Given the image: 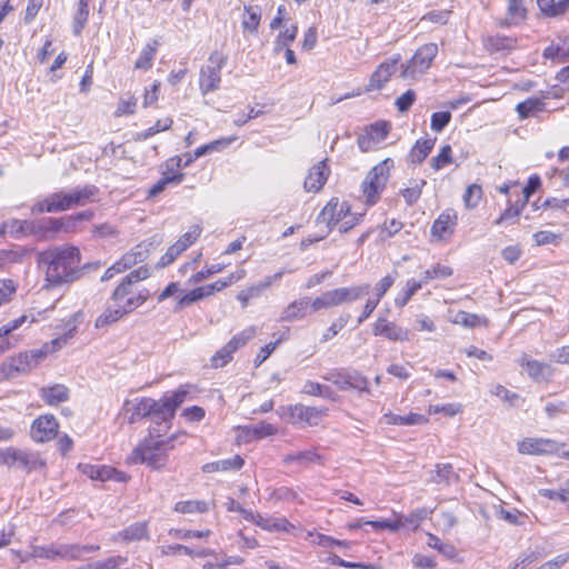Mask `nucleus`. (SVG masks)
<instances>
[{"mask_svg": "<svg viewBox=\"0 0 569 569\" xmlns=\"http://www.w3.org/2000/svg\"><path fill=\"white\" fill-rule=\"evenodd\" d=\"M196 390L191 383L180 385L170 393H164L159 400L150 397H140L134 400H126L122 407L128 423L133 425L147 417L154 420L156 428H163L167 432L174 419L177 409L189 399V395Z\"/></svg>", "mask_w": 569, "mask_h": 569, "instance_id": "f257e3e1", "label": "nucleus"}, {"mask_svg": "<svg viewBox=\"0 0 569 569\" xmlns=\"http://www.w3.org/2000/svg\"><path fill=\"white\" fill-rule=\"evenodd\" d=\"M37 266L43 272V289L52 290L77 281L82 274V253L70 243L47 248L37 253Z\"/></svg>", "mask_w": 569, "mask_h": 569, "instance_id": "f03ea898", "label": "nucleus"}, {"mask_svg": "<svg viewBox=\"0 0 569 569\" xmlns=\"http://www.w3.org/2000/svg\"><path fill=\"white\" fill-rule=\"evenodd\" d=\"M166 433L162 427L149 429L148 435L126 457V465H144L151 470H163L169 462L168 451L173 449L172 441L176 439V435L163 438Z\"/></svg>", "mask_w": 569, "mask_h": 569, "instance_id": "7ed1b4c3", "label": "nucleus"}, {"mask_svg": "<svg viewBox=\"0 0 569 569\" xmlns=\"http://www.w3.org/2000/svg\"><path fill=\"white\" fill-rule=\"evenodd\" d=\"M366 214V209L355 210L347 198L332 196L318 212L316 221L326 227L327 233L337 231L345 234L360 226L365 221Z\"/></svg>", "mask_w": 569, "mask_h": 569, "instance_id": "20e7f679", "label": "nucleus"}, {"mask_svg": "<svg viewBox=\"0 0 569 569\" xmlns=\"http://www.w3.org/2000/svg\"><path fill=\"white\" fill-rule=\"evenodd\" d=\"M99 188L84 184L71 190H58L34 203L32 211L37 213L64 212L77 207H83L98 200Z\"/></svg>", "mask_w": 569, "mask_h": 569, "instance_id": "39448f33", "label": "nucleus"}, {"mask_svg": "<svg viewBox=\"0 0 569 569\" xmlns=\"http://www.w3.org/2000/svg\"><path fill=\"white\" fill-rule=\"evenodd\" d=\"M150 277L148 267L142 266L126 274L111 293L114 306L123 308L128 313L144 305L151 297L148 288L140 284Z\"/></svg>", "mask_w": 569, "mask_h": 569, "instance_id": "423d86ee", "label": "nucleus"}, {"mask_svg": "<svg viewBox=\"0 0 569 569\" xmlns=\"http://www.w3.org/2000/svg\"><path fill=\"white\" fill-rule=\"evenodd\" d=\"M395 167L392 158H385L367 172L360 184L361 198L366 210L381 200Z\"/></svg>", "mask_w": 569, "mask_h": 569, "instance_id": "0eeeda50", "label": "nucleus"}, {"mask_svg": "<svg viewBox=\"0 0 569 569\" xmlns=\"http://www.w3.org/2000/svg\"><path fill=\"white\" fill-rule=\"evenodd\" d=\"M369 290V284H359L352 287H339L323 292L312 299V311L317 312L323 309L339 307L351 303L360 299Z\"/></svg>", "mask_w": 569, "mask_h": 569, "instance_id": "6e6552de", "label": "nucleus"}, {"mask_svg": "<svg viewBox=\"0 0 569 569\" xmlns=\"http://www.w3.org/2000/svg\"><path fill=\"white\" fill-rule=\"evenodd\" d=\"M244 277L246 270L240 269L229 273L226 278L218 279L204 286L196 287L179 299L178 306L188 307L197 301L213 297L216 293L223 291L226 288L242 280Z\"/></svg>", "mask_w": 569, "mask_h": 569, "instance_id": "1a4fd4ad", "label": "nucleus"}, {"mask_svg": "<svg viewBox=\"0 0 569 569\" xmlns=\"http://www.w3.org/2000/svg\"><path fill=\"white\" fill-rule=\"evenodd\" d=\"M439 48L435 42H428L417 48L412 57L402 66L400 77L416 80L425 74L432 66L438 56Z\"/></svg>", "mask_w": 569, "mask_h": 569, "instance_id": "9d476101", "label": "nucleus"}, {"mask_svg": "<svg viewBox=\"0 0 569 569\" xmlns=\"http://www.w3.org/2000/svg\"><path fill=\"white\" fill-rule=\"evenodd\" d=\"M459 220V212L452 207L440 211L430 226V242L440 244L450 242L457 232Z\"/></svg>", "mask_w": 569, "mask_h": 569, "instance_id": "9b49d317", "label": "nucleus"}, {"mask_svg": "<svg viewBox=\"0 0 569 569\" xmlns=\"http://www.w3.org/2000/svg\"><path fill=\"white\" fill-rule=\"evenodd\" d=\"M228 61V56L221 50H213L208 58V64L200 69L199 89L208 94L220 88L221 70Z\"/></svg>", "mask_w": 569, "mask_h": 569, "instance_id": "f8f14e48", "label": "nucleus"}, {"mask_svg": "<svg viewBox=\"0 0 569 569\" xmlns=\"http://www.w3.org/2000/svg\"><path fill=\"white\" fill-rule=\"evenodd\" d=\"M161 178L148 190L147 197L154 198L169 186H178L183 182L186 173L182 171V157L172 156L168 158L160 169Z\"/></svg>", "mask_w": 569, "mask_h": 569, "instance_id": "ddd939ff", "label": "nucleus"}, {"mask_svg": "<svg viewBox=\"0 0 569 569\" xmlns=\"http://www.w3.org/2000/svg\"><path fill=\"white\" fill-rule=\"evenodd\" d=\"M328 415V408L306 406L302 403L289 405L283 408V418L287 422L300 427H316Z\"/></svg>", "mask_w": 569, "mask_h": 569, "instance_id": "4468645a", "label": "nucleus"}, {"mask_svg": "<svg viewBox=\"0 0 569 569\" xmlns=\"http://www.w3.org/2000/svg\"><path fill=\"white\" fill-rule=\"evenodd\" d=\"M79 315H73L66 323V332L61 336L52 339L51 341L44 342L39 349H32L26 351L32 367L38 366L41 361H43L48 355L53 353L61 349L64 345L69 342L70 339L74 337L78 329Z\"/></svg>", "mask_w": 569, "mask_h": 569, "instance_id": "2eb2a0df", "label": "nucleus"}, {"mask_svg": "<svg viewBox=\"0 0 569 569\" xmlns=\"http://www.w3.org/2000/svg\"><path fill=\"white\" fill-rule=\"evenodd\" d=\"M392 124L388 120H378L365 127L357 143L362 152L377 150L391 132Z\"/></svg>", "mask_w": 569, "mask_h": 569, "instance_id": "dca6fc26", "label": "nucleus"}, {"mask_svg": "<svg viewBox=\"0 0 569 569\" xmlns=\"http://www.w3.org/2000/svg\"><path fill=\"white\" fill-rule=\"evenodd\" d=\"M562 443L543 437H525L517 442V451L523 456L553 457Z\"/></svg>", "mask_w": 569, "mask_h": 569, "instance_id": "f3484780", "label": "nucleus"}, {"mask_svg": "<svg viewBox=\"0 0 569 569\" xmlns=\"http://www.w3.org/2000/svg\"><path fill=\"white\" fill-rule=\"evenodd\" d=\"M60 423L52 413L38 416L30 426V437L37 443H46L59 435Z\"/></svg>", "mask_w": 569, "mask_h": 569, "instance_id": "a211bd4d", "label": "nucleus"}, {"mask_svg": "<svg viewBox=\"0 0 569 569\" xmlns=\"http://www.w3.org/2000/svg\"><path fill=\"white\" fill-rule=\"evenodd\" d=\"M234 431L237 445H248L276 435L278 429L270 422L260 421L257 425L238 426Z\"/></svg>", "mask_w": 569, "mask_h": 569, "instance_id": "6ab92c4d", "label": "nucleus"}, {"mask_svg": "<svg viewBox=\"0 0 569 569\" xmlns=\"http://www.w3.org/2000/svg\"><path fill=\"white\" fill-rule=\"evenodd\" d=\"M518 365L533 382H549L555 369L547 362L537 360L528 353H522Z\"/></svg>", "mask_w": 569, "mask_h": 569, "instance_id": "aec40b11", "label": "nucleus"}, {"mask_svg": "<svg viewBox=\"0 0 569 569\" xmlns=\"http://www.w3.org/2000/svg\"><path fill=\"white\" fill-rule=\"evenodd\" d=\"M78 469L82 475L90 478L91 480L109 481L113 480L117 482H128L130 476L121 470L116 469L111 466H98L91 463H80Z\"/></svg>", "mask_w": 569, "mask_h": 569, "instance_id": "412c9836", "label": "nucleus"}, {"mask_svg": "<svg viewBox=\"0 0 569 569\" xmlns=\"http://www.w3.org/2000/svg\"><path fill=\"white\" fill-rule=\"evenodd\" d=\"M331 170L327 159L318 161L309 170L303 180V190L307 193H319L326 186Z\"/></svg>", "mask_w": 569, "mask_h": 569, "instance_id": "4be33fe9", "label": "nucleus"}, {"mask_svg": "<svg viewBox=\"0 0 569 569\" xmlns=\"http://www.w3.org/2000/svg\"><path fill=\"white\" fill-rule=\"evenodd\" d=\"M333 385L342 391L356 390L358 392H370V383L366 376L352 370L332 375Z\"/></svg>", "mask_w": 569, "mask_h": 569, "instance_id": "5701e85b", "label": "nucleus"}, {"mask_svg": "<svg viewBox=\"0 0 569 569\" xmlns=\"http://www.w3.org/2000/svg\"><path fill=\"white\" fill-rule=\"evenodd\" d=\"M400 60V54H397L379 63L370 76L367 90H381L390 81Z\"/></svg>", "mask_w": 569, "mask_h": 569, "instance_id": "b1692460", "label": "nucleus"}, {"mask_svg": "<svg viewBox=\"0 0 569 569\" xmlns=\"http://www.w3.org/2000/svg\"><path fill=\"white\" fill-rule=\"evenodd\" d=\"M16 467H19L27 473L39 471L47 472L48 463L40 451L29 449H17Z\"/></svg>", "mask_w": 569, "mask_h": 569, "instance_id": "393cba45", "label": "nucleus"}, {"mask_svg": "<svg viewBox=\"0 0 569 569\" xmlns=\"http://www.w3.org/2000/svg\"><path fill=\"white\" fill-rule=\"evenodd\" d=\"M71 231V219L66 217L47 218L34 221V236L40 239H53L60 232Z\"/></svg>", "mask_w": 569, "mask_h": 569, "instance_id": "a878e982", "label": "nucleus"}, {"mask_svg": "<svg viewBox=\"0 0 569 569\" xmlns=\"http://www.w3.org/2000/svg\"><path fill=\"white\" fill-rule=\"evenodd\" d=\"M32 368L27 352H19L11 357L8 362L0 366V381L13 378L18 373L30 371Z\"/></svg>", "mask_w": 569, "mask_h": 569, "instance_id": "bb28decb", "label": "nucleus"}, {"mask_svg": "<svg viewBox=\"0 0 569 569\" xmlns=\"http://www.w3.org/2000/svg\"><path fill=\"white\" fill-rule=\"evenodd\" d=\"M312 311V299L302 297L291 301L281 313V321L292 322L305 319Z\"/></svg>", "mask_w": 569, "mask_h": 569, "instance_id": "cd10ccee", "label": "nucleus"}, {"mask_svg": "<svg viewBox=\"0 0 569 569\" xmlns=\"http://www.w3.org/2000/svg\"><path fill=\"white\" fill-rule=\"evenodd\" d=\"M518 40L516 37L495 33L482 38V46L489 53L510 52L517 48Z\"/></svg>", "mask_w": 569, "mask_h": 569, "instance_id": "c85d7f7f", "label": "nucleus"}, {"mask_svg": "<svg viewBox=\"0 0 569 569\" xmlns=\"http://www.w3.org/2000/svg\"><path fill=\"white\" fill-rule=\"evenodd\" d=\"M373 335L385 337L391 341L408 340V331L387 318H378L373 325Z\"/></svg>", "mask_w": 569, "mask_h": 569, "instance_id": "c756f323", "label": "nucleus"}, {"mask_svg": "<svg viewBox=\"0 0 569 569\" xmlns=\"http://www.w3.org/2000/svg\"><path fill=\"white\" fill-rule=\"evenodd\" d=\"M432 510L425 507L411 510L408 515L393 511L392 515L396 518V522L400 525V529H409L417 531L421 523L430 517Z\"/></svg>", "mask_w": 569, "mask_h": 569, "instance_id": "7c9ffc66", "label": "nucleus"}, {"mask_svg": "<svg viewBox=\"0 0 569 569\" xmlns=\"http://www.w3.org/2000/svg\"><path fill=\"white\" fill-rule=\"evenodd\" d=\"M213 508V500L188 499L177 501L173 506V511L180 515H203Z\"/></svg>", "mask_w": 569, "mask_h": 569, "instance_id": "2f4dec72", "label": "nucleus"}, {"mask_svg": "<svg viewBox=\"0 0 569 569\" xmlns=\"http://www.w3.org/2000/svg\"><path fill=\"white\" fill-rule=\"evenodd\" d=\"M39 395L46 405L57 407L69 400L70 390L62 383H54L52 386L42 387L39 390Z\"/></svg>", "mask_w": 569, "mask_h": 569, "instance_id": "473e14b6", "label": "nucleus"}, {"mask_svg": "<svg viewBox=\"0 0 569 569\" xmlns=\"http://www.w3.org/2000/svg\"><path fill=\"white\" fill-rule=\"evenodd\" d=\"M283 276V271H279L273 276L267 277L263 281L258 284H252L244 290H241L237 295V300L240 302L242 308H246L249 305L250 299L259 297L261 291L271 287L273 283L279 281Z\"/></svg>", "mask_w": 569, "mask_h": 569, "instance_id": "72a5a7b5", "label": "nucleus"}, {"mask_svg": "<svg viewBox=\"0 0 569 569\" xmlns=\"http://www.w3.org/2000/svg\"><path fill=\"white\" fill-rule=\"evenodd\" d=\"M114 541L120 540L126 543L149 539V528L147 521L131 523L124 529L117 532L112 538Z\"/></svg>", "mask_w": 569, "mask_h": 569, "instance_id": "f704fd0d", "label": "nucleus"}, {"mask_svg": "<svg viewBox=\"0 0 569 569\" xmlns=\"http://www.w3.org/2000/svg\"><path fill=\"white\" fill-rule=\"evenodd\" d=\"M244 466V459L240 455H236L229 459L207 462L201 466L203 473L231 472L239 471Z\"/></svg>", "mask_w": 569, "mask_h": 569, "instance_id": "c9c22d12", "label": "nucleus"}, {"mask_svg": "<svg viewBox=\"0 0 569 569\" xmlns=\"http://www.w3.org/2000/svg\"><path fill=\"white\" fill-rule=\"evenodd\" d=\"M257 526L266 531L296 532L299 526L290 522L286 517H262L258 516Z\"/></svg>", "mask_w": 569, "mask_h": 569, "instance_id": "e433bc0d", "label": "nucleus"}, {"mask_svg": "<svg viewBox=\"0 0 569 569\" xmlns=\"http://www.w3.org/2000/svg\"><path fill=\"white\" fill-rule=\"evenodd\" d=\"M450 321L467 329L488 328L490 326V320L486 316L465 310H458Z\"/></svg>", "mask_w": 569, "mask_h": 569, "instance_id": "4c0bfd02", "label": "nucleus"}, {"mask_svg": "<svg viewBox=\"0 0 569 569\" xmlns=\"http://www.w3.org/2000/svg\"><path fill=\"white\" fill-rule=\"evenodd\" d=\"M528 10L525 0H506V18L503 24L517 26L527 20Z\"/></svg>", "mask_w": 569, "mask_h": 569, "instance_id": "58836bf2", "label": "nucleus"}, {"mask_svg": "<svg viewBox=\"0 0 569 569\" xmlns=\"http://www.w3.org/2000/svg\"><path fill=\"white\" fill-rule=\"evenodd\" d=\"M436 141L437 139L431 137H423L416 140L409 152L411 162L421 164L432 151Z\"/></svg>", "mask_w": 569, "mask_h": 569, "instance_id": "ea45409f", "label": "nucleus"}, {"mask_svg": "<svg viewBox=\"0 0 569 569\" xmlns=\"http://www.w3.org/2000/svg\"><path fill=\"white\" fill-rule=\"evenodd\" d=\"M383 418L386 423L390 426H415L426 425L429 422V418L427 416L416 412H410L405 416L387 412L383 415Z\"/></svg>", "mask_w": 569, "mask_h": 569, "instance_id": "a19ab883", "label": "nucleus"}, {"mask_svg": "<svg viewBox=\"0 0 569 569\" xmlns=\"http://www.w3.org/2000/svg\"><path fill=\"white\" fill-rule=\"evenodd\" d=\"M485 199V191L480 183L468 184L461 196L462 204L466 210H475Z\"/></svg>", "mask_w": 569, "mask_h": 569, "instance_id": "79ce46f5", "label": "nucleus"}, {"mask_svg": "<svg viewBox=\"0 0 569 569\" xmlns=\"http://www.w3.org/2000/svg\"><path fill=\"white\" fill-rule=\"evenodd\" d=\"M100 549L96 545H61L59 546V559L80 560L86 552H96Z\"/></svg>", "mask_w": 569, "mask_h": 569, "instance_id": "37998d69", "label": "nucleus"}, {"mask_svg": "<svg viewBox=\"0 0 569 569\" xmlns=\"http://www.w3.org/2000/svg\"><path fill=\"white\" fill-rule=\"evenodd\" d=\"M261 21V11L256 6H246L241 19V27L244 33L256 34Z\"/></svg>", "mask_w": 569, "mask_h": 569, "instance_id": "c03bdc74", "label": "nucleus"}, {"mask_svg": "<svg viewBox=\"0 0 569 569\" xmlns=\"http://www.w3.org/2000/svg\"><path fill=\"white\" fill-rule=\"evenodd\" d=\"M158 47L159 42L154 39L146 43L134 62V69L143 71L151 69L158 52Z\"/></svg>", "mask_w": 569, "mask_h": 569, "instance_id": "a18cd8bd", "label": "nucleus"}, {"mask_svg": "<svg viewBox=\"0 0 569 569\" xmlns=\"http://www.w3.org/2000/svg\"><path fill=\"white\" fill-rule=\"evenodd\" d=\"M427 184L425 179H411L409 183L400 190V194L408 206L416 204L422 196Z\"/></svg>", "mask_w": 569, "mask_h": 569, "instance_id": "49530a36", "label": "nucleus"}, {"mask_svg": "<svg viewBox=\"0 0 569 569\" xmlns=\"http://www.w3.org/2000/svg\"><path fill=\"white\" fill-rule=\"evenodd\" d=\"M257 333L254 326H249L233 335L224 346L234 355L239 349L246 347Z\"/></svg>", "mask_w": 569, "mask_h": 569, "instance_id": "de8ad7c7", "label": "nucleus"}, {"mask_svg": "<svg viewBox=\"0 0 569 569\" xmlns=\"http://www.w3.org/2000/svg\"><path fill=\"white\" fill-rule=\"evenodd\" d=\"M351 319V315L349 312H340L337 318H335L330 326L322 332L320 341L328 342L335 339L349 323Z\"/></svg>", "mask_w": 569, "mask_h": 569, "instance_id": "09e8293b", "label": "nucleus"}, {"mask_svg": "<svg viewBox=\"0 0 569 569\" xmlns=\"http://www.w3.org/2000/svg\"><path fill=\"white\" fill-rule=\"evenodd\" d=\"M134 266L137 264L132 260L131 256L128 252H124L118 260H116L109 268L106 269L101 277V280L108 281L112 279L116 274L123 273Z\"/></svg>", "mask_w": 569, "mask_h": 569, "instance_id": "8fccbe9b", "label": "nucleus"}, {"mask_svg": "<svg viewBox=\"0 0 569 569\" xmlns=\"http://www.w3.org/2000/svg\"><path fill=\"white\" fill-rule=\"evenodd\" d=\"M134 266L137 264L132 260L131 256L128 252H124L118 260H116L109 268L106 269L101 277V280L108 281L112 279L116 274L123 273Z\"/></svg>", "mask_w": 569, "mask_h": 569, "instance_id": "3c124183", "label": "nucleus"}, {"mask_svg": "<svg viewBox=\"0 0 569 569\" xmlns=\"http://www.w3.org/2000/svg\"><path fill=\"white\" fill-rule=\"evenodd\" d=\"M537 4L546 17L562 16L569 9V0H537Z\"/></svg>", "mask_w": 569, "mask_h": 569, "instance_id": "603ef678", "label": "nucleus"}, {"mask_svg": "<svg viewBox=\"0 0 569 569\" xmlns=\"http://www.w3.org/2000/svg\"><path fill=\"white\" fill-rule=\"evenodd\" d=\"M129 315L123 308L114 306V308H107L94 321L97 329L106 328L112 323L118 322L124 316Z\"/></svg>", "mask_w": 569, "mask_h": 569, "instance_id": "864d4df0", "label": "nucleus"}, {"mask_svg": "<svg viewBox=\"0 0 569 569\" xmlns=\"http://www.w3.org/2000/svg\"><path fill=\"white\" fill-rule=\"evenodd\" d=\"M545 110V102L537 97H531L526 99L522 102H519L516 106V111L520 119H527L535 114L536 112H540Z\"/></svg>", "mask_w": 569, "mask_h": 569, "instance_id": "5fc2aeb1", "label": "nucleus"}, {"mask_svg": "<svg viewBox=\"0 0 569 569\" xmlns=\"http://www.w3.org/2000/svg\"><path fill=\"white\" fill-rule=\"evenodd\" d=\"M423 284H426L423 279L417 280L412 278L407 280L402 291L395 299L396 306L400 308L405 307Z\"/></svg>", "mask_w": 569, "mask_h": 569, "instance_id": "6e6d98bb", "label": "nucleus"}, {"mask_svg": "<svg viewBox=\"0 0 569 569\" xmlns=\"http://www.w3.org/2000/svg\"><path fill=\"white\" fill-rule=\"evenodd\" d=\"M453 151L450 144H443L440 147L439 152L430 159V167L433 171H440L441 169L452 164Z\"/></svg>", "mask_w": 569, "mask_h": 569, "instance_id": "4d7b16f0", "label": "nucleus"}, {"mask_svg": "<svg viewBox=\"0 0 569 569\" xmlns=\"http://www.w3.org/2000/svg\"><path fill=\"white\" fill-rule=\"evenodd\" d=\"M8 230L13 238L34 236V221L10 219L8 220Z\"/></svg>", "mask_w": 569, "mask_h": 569, "instance_id": "13d9d810", "label": "nucleus"}, {"mask_svg": "<svg viewBox=\"0 0 569 569\" xmlns=\"http://www.w3.org/2000/svg\"><path fill=\"white\" fill-rule=\"evenodd\" d=\"M453 269L449 264L435 263L423 272L425 283H429L432 280H442L451 277Z\"/></svg>", "mask_w": 569, "mask_h": 569, "instance_id": "bf43d9fd", "label": "nucleus"}, {"mask_svg": "<svg viewBox=\"0 0 569 569\" xmlns=\"http://www.w3.org/2000/svg\"><path fill=\"white\" fill-rule=\"evenodd\" d=\"M173 124V119L171 117H164L162 119H158L153 126L149 127L148 129L137 133V140L143 141L151 137H153L157 133L167 131L171 129Z\"/></svg>", "mask_w": 569, "mask_h": 569, "instance_id": "052dcab7", "label": "nucleus"}, {"mask_svg": "<svg viewBox=\"0 0 569 569\" xmlns=\"http://www.w3.org/2000/svg\"><path fill=\"white\" fill-rule=\"evenodd\" d=\"M298 30L297 24H291L283 30H280L276 37L274 50L279 52L283 50V48L290 47L297 38Z\"/></svg>", "mask_w": 569, "mask_h": 569, "instance_id": "680f3d73", "label": "nucleus"}, {"mask_svg": "<svg viewBox=\"0 0 569 569\" xmlns=\"http://www.w3.org/2000/svg\"><path fill=\"white\" fill-rule=\"evenodd\" d=\"M526 204L522 203L519 199L513 203H509L507 208L500 213V216L493 221V224L500 226L509 221L517 220Z\"/></svg>", "mask_w": 569, "mask_h": 569, "instance_id": "e2e57ef3", "label": "nucleus"}, {"mask_svg": "<svg viewBox=\"0 0 569 569\" xmlns=\"http://www.w3.org/2000/svg\"><path fill=\"white\" fill-rule=\"evenodd\" d=\"M284 462H300V463H319L323 465L322 457L315 450H305L296 453L288 455L284 458Z\"/></svg>", "mask_w": 569, "mask_h": 569, "instance_id": "0e129e2a", "label": "nucleus"}, {"mask_svg": "<svg viewBox=\"0 0 569 569\" xmlns=\"http://www.w3.org/2000/svg\"><path fill=\"white\" fill-rule=\"evenodd\" d=\"M153 242L149 240L141 241L127 252L131 256L136 264L146 261L153 251Z\"/></svg>", "mask_w": 569, "mask_h": 569, "instance_id": "69168bd1", "label": "nucleus"}, {"mask_svg": "<svg viewBox=\"0 0 569 569\" xmlns=\"http://www.w3.org/2000/svg\"><path fill=\"white\" fill-rule=\"evenodd\" d=\"M90 0H79V8L73 19V32L80 36L89 19Z\"/></svg>", "mask_w": 569, "mask_h": 569, "instance_id": "338daca9", "label": "nucleus"}, {"mask_svg": "<svg viewBox=\"0 0 569 569\" xmlns=\"http://www.w3.org/2000/svg\"><path fill=\"white\" fill-rule=\"evenodd\" d=\"M542 57L556 63H565L569 60V52L560 44L550 43L545 48Z\"/></svg>", "mask_w": 569, "mask_h": 569, "instance_id": "774afa93", "label": "nucleus"}]
</instances>
